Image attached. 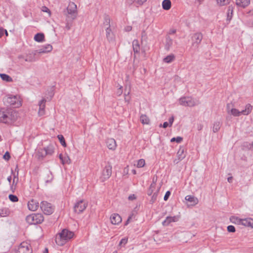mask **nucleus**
Masks as SVG:
<instances>
[{"mask_svg":"<svg viewBox=\"0 0 253 253\" xmlns=\"http://www.w3.org/2000/svg\"><path fill=\"white\" fill-rule=\"evenodd\" d=\"M57 137L59 140L60 141V142L61 144V145L64 147H66V143L63 136L62 135H58L57 136Z\"/></svg>","mask_w":253,"mask_h":253,"instance_id":"39","label":"nucleus"},{"mask_svg":"<svg viewBox=\"0 0 253 253\" xmlns=\"http://www.w3.org/2000/svg\"><path fill=\"white\" fill-rule=\"evenodd\" d=\"M177 159H175L174 161V163L177 164L179 161L182 160L185 157L186 154L185 153L184 148L183 147H180L177 153Z\"/></svg>","mask_w":253,"mask_h":253,"instance_id":"15","label":"nucleus"},{"mask_svg":"<svg viewBox=\"0 0 253 253\" xmlns=\"http://www.w3.org/2000/svg\"><path fill=\"white\" fill-rule=\"evenodd\" d=\"M28 207L31 211H36L39 207V202L34 199H32L28 203Z\"/></svg>","mask_w":253,"mask_h":253,"instance_id":"14","label":"nucleus"},{"mask_svg":"<svg viewBox=\"0 0 253 253\" xmlns=\"http://www.w3.org/2000/svg\"><path fill=\"white\" fill-rule=\"evenodd\" d=\"M123 93V90H122V86H121L118 89L117 92V94L118 95L120 96Z\"/></svg>","mask_w":253,"mask_h":253,"instance_id":"52","label":"nucleus"},{"mask_svg":"<svg viewBox=\"0 0 253 253\" xmlns=\"http://www.w3.org/2000/svg\"><path fill=\"white\" fill-rule=\"evenodd\" d=\"M18 170H17V174H16V175L14 174V178H13V183H14V182H15V179H16V178L17 180L18 179Z\"/></svg>","mask_w":253,"mask_h":253,"instance_id":"59","label":"nucleus"},{"mask_svg":"<svg viewBox=\"0 0 253 253\" xmlns=\"http://www.w3.org/2000/svg\"><path fill=\"white\" fill-rule=\"evenodd\" d=\"M46 155L44 149L39 150L37 153V157L39 160H42Z\"/></svg>","mask_w":253,"mask_h":253,"instance_id":"33","label":"nucleus"},{"mask_svg":"<svg viewBox=\"0 0 253 253\" xmlns=\"http://www.w3.org/2000/svg\"><path fill=\"white\" fill-rule=\"evenodd\" d=\"M3 158L5 160H7V161L9 160L10 158V154L9 153V152L7 151L4 154V155H3Z\"/></svg>","mask_w":253,"mask_h":253,"instance_id":"46","label":"nucleus"},{"mask_svg":"<svg viewBox=\"0 0 253 253\" xmlns=\"http://www.w3.org/2000/svg\"><path fill=\"white\" fill-rule=\"evenodd\" d=\"M168 126H169V124H168V122H164V124H163V125H162L161 124V125H160V127H162H162H163L164 128H166V127H167Z\"/></svg>","mask_w":253,"mask_h":253,"instance_id":"55","label":"nucleus"},{"mask_svg":"<svg viewBox=\"0 0 253 253\" xmlns=\"http://www.w3.org/2000/svg\"><path fill=\"white\" fill-rule=\"evenodd\" d=\"M133 50L134 53H138L140 51V46L139 42L137 40H134L132 42Z\"/></svg>","mask_w":253,"mask_h":253,"instance_id":"27","label":"nucleus"},{"mask_svg":"<svg viewBox=\"0 0 253 253\" xmlns=\"http://www.w3.org/2000/svg\"><path fill=\"white\" fill-rule=\"evenodd\" d=\"M127 242V238H123L122 239L121 241L120 242V243H119V245H126Z\"/></svg>","mask_w":253,"mask_h":253,"instance_id":"48","label":"nucleus"},{"mask_svg":"<svg viewBox=\"0 0 253 253\" xmlns=\"http://www.w3.org/2000/svg\"><path fill=\"white\" fill-rule=\"evenodd\" d=\"M134 1L139 5H142L147 0H134Z\"/></svg>","mask_w":253,"mask_h":253,"instance_id":"49","label":"nucleus"},{"mask_svg":"<svg viewBox=\"0 0 253 253\" xmlns=\"http://www.w3.org/2000/svg\"><path fill=\"white\" fill-rule=\"evenodd\" d=\"M0 77L3 81L11 82L12 81V79L8 75L5 74H0Z\"/></svg>","mask_w":253,"mask_h":253,"instance_id":"36","label":"nucleus"},{"mask_svg":"<svg viewBox=\"0 0 253 253\" xmlns=\"http://www.w3.org/2000/svg\"><path fill=\"white\" fill-rule=\"evenodd\" d=\"M182 137L180 136H177V137L172 138L170 140V142H172L176 141L177 143H180L182 141Z\"/></svg>","mask_w":253,"mask_h":253,"instance_id":"42","label":"nucleus"},{"mask_svg":"<svg viewBox=\"0 0 253 253\" xmlns=\"http://www.w3.org/2000/svg\"><path fill=\"white\" fill-rule=\"evenodd\" d=\"M173 43V40L169 36H167L166 38L165 48L166 50H169Z\"/></svg>","mask_w":253,"mask_h":253,"instance_id":"24","label":"nucleus"},{"mask_svg":"<svg viewBox=\"0 0 253 253\" xmlns=\"http://www.w3.org/2000/svg\"><path fill=\"white\" fill-rule=\"evenodd\" d=\"M185 200L189 202H190L192 205H196L198 203V199L193 196L191 195H187L185 197Z\"/></svg>","mask_w":253,"mask_h":253,"instance_id":"23","label":"nucleus"},{"mask_svg":"<svg viewBox=\"0 0 253 253\" xmlns=\"http://www.w3.org/2000/svg\"><path fill=\"white\" fill-rule=\"evenodd\" d=\"M87 205V203L84 200H80L74 205V211L77 213H80L85 210L86 208Z\"/></svg>","mask_w":253,"mask_h":253,"instance_id":"8","label":"nucleus"},{"mask_svg":"<svg viewBox=\"0 0 253 253\" xmlns=\"http://www.w3.org/2000/svg\"><path fill=\"white\" fill-rule=\"evenodd\" d=\"M8 197L9 200L12 202H16L18 201V198L16 195L10 194Z\"/></svg>","mask_w":253,"mask_h":253,"instance_id":"41","label":"nucleus"},{"mask_svg":"<svg viewBox=\"0 0 253 253\" xmlns=\"http://www.w3.org/2000/svg\"><path fill=\"white\" fill-rule=\"evenodd\" d=\"M40 208L42 212L46 215L51 214L54 211V207L47 201L42 202Z\"/></svg>","mask_w":253,"mask_h":253,"instance_id":"6","label":"nucleus"},{"mask_svg":"<svg viewBox=\"0 0 253 253\" xmlns=\"http://www.w3.org/2000/svg\"><path fill=\"white\" fill-rule=\"evenodd\" d=\"M4 29L3 28L0 27V38L2 37L4 34Z\"/></svg>","mask_w":253,"mask_h":253,"instance_id":"54","label":"nucleus"},{"mask_svg":"<svg viewBox=\"0 0 253 253\" xmlns=\"http://www.w3.org/2000/svg\"><path fill=\"white\" fill-rule=\"evenodd\" d=\"M41 10L43 12H47L50 15V10L45 6H43L42 7Z\"/></svg>","mask_w":253,"mask_h":253,"instance_id":"44","label":"nucleus"},{"mask_svg":"<svg viewBox=\"0 0 253 253\" xmlns=\"http://www.w3.org/2000/svg\"><path fill=\"white\" fill-rule=\"evenodd\" d=\"M222 123L220 121H216L214 123L212 127V131L213 132L215 133L218 131L220 128L221 126Z\"/></svg>","mask_w":253,"mask_h":253,"instance_id":"30","label":"nucleus"},{"mask_svg":"<svg viewBox=\"0 0 253 253\" xmlns=\"http://www.w3.org/2000/svg\"><path fill=\"white\" fill-rule=\"evenodd\" d=\"M178 218L176 216H168L166 219L163 222V224L165 226L168 225L171 222L177 221Z\"/></svg>","mask_w":253,"mask_h":253,"instance_id":"22","label":"nucleus"},{"mask_svg":"<svg viewBox=\"0 0 253 253\" xmlns=\"http://www.w3.org/2000/svg\"><path fill=\"white\" fill-rule=\"evenodd\" d=\"M241 218H240L237 216H232L230 217V220L231 222L234 224L241 225Z\"/></svg>","mask_w":253,"mask_h":253,"instance_id":"32","label":"nucleus"},{"mask_svg":"<svg viewBox=\"0 0 253 253\" xmlns=\"http://www.w3.org/2000/svg\"><path fill=\"white\" fill-rule=\"evenodd\" d=\"M128 199L129 200L132 201L136 199V196L134 194L130 195L128 196Z\"/></svg>","mask_w":253,"mask_h":253,"instance_id":"53","label":"nucleus"},{"mask_svg":"<svg viewBox=\"0 0 253 253\" xmlns=\"http://www.w3.org/2000/svg\"><path fill=\"white\" fill-rule=\"evenodd\" d=\"M173 121H174L173 117H171L169 119V123L170 124V126H171L172 125V124L173 122Z\"/></svg>","mask_w":253,"mask_h":253,"instance_id":"57","label":"nucleus"},{"mask_svg":"<svg viewBox=\"0 0 253 253\" xmlns=\"http://www.w3.org/2000/svg\"><path fill=\"white\" fill-rule=\"evenodd\" d=\"M227 231L229 232H235L236 230H235V228L234 226L233 225H229L227 226Z\"/></svg>","mask_w":253,"mask_h":253,"instance_id":"43","label":"nucleus"},{"mask_svg":"<svg viewBox=\"0 0 253 253\" xmlns=\"http://www.w3.org/2000/svg\"><path fill=\"white\" fill-rule=\"evenodd\" d=\"M44 36L42 33H38L35 35L34 40L38 42H42L44 40Z\"/></svg>","mask_w":253,"mask_h":253,"instance_id":"31","label":"nucleus"},{"mask_svg":"<svg viewBox=\"0 0 253 253\" xmlns=\"http://www.w3.org/2000/svg\"><path fill=\"white\" fill-rule=\"evenodd\" d=\"M46 101L45 99H42L39 103V110L38 114L40 116H42L44 115L45 114L44 108L45 106Z\"/></svg>","mask_w":253,"mask_h":253,"instance_id":"16","label":"nucleus"},{"mask_svg":"<svg viewBox=\"0 0 253 253\" xmlns=\"http://www.w3.org/2000/svg\"><path fill=\"white\" fill-rule=\"evenodd\" d=\"M106 38L109 42H113L114 41V36L112 32V30L110 27H107L106 29Z\"/></svg>","mask_w":253,"mask_h":253,"instance_id":"20","label":"nucleus"},{"mask_svg":"<svg viewBox=\"0 0 253 253\" xmlns=\"http://www.w3.org/2000/svg\"><path fill=\"white\" fill-rule=\"evenodd\" d=\"M104 22H103V25L104 26H106L107 27H110V18L109 17L108 15H105V17H104Z\"/></svg>","mask_w":253,"mask_h":253,"instance_id":"37","label":"nucleus"},{"mask_svg":"<svg viewBox=\"0 0 253 253\" xmlns=\"http://www.w3.org/2000/svg\"><path fill=\"white\" fill-rule=\"evenodd\" d=\"M236 4L242 7H245L250 3V0H236Z\"/></svg>","mask_w":253,"mask_h":253,"instance_id":"25","label":"nucleus"},{"mask_svg":"<svg viewBox=\"0 0 253 253\" xmlns=\"http://www.w3.org/2000/svg\"><path fill=\"white\" fill-rule=\"evenodd\" d=\"M155 183H152L151 184L150 186V189H149V190L148 191V194L149 195H150L152 194V193L153 192V189L155 188Z\"/></svg>","mask_w":253,"mask_h":253,"instance_id":"45","label":"nucleus"},{"mask_svg":"<svg viewBox=\"0 0 253 253\" xmlns=\"http://www.w3.org/2000/svg\"><path fill=\"white\" fill-rule=\"evenodd\" d=\"M112 174V166H106L102 171V177L104 180L108 179Z\"/></svg>","mask_w":253,"mask_h":253,"instance_id":"11","label":"nucleus"},{"mask_svg":"<svg viewBox=\"0 0 253 253\" xmlns=\"http://www.w3.org/2000/svg\"><path fill=\"white\" fill-rule=\"evenodd\" d=\"M9 120L8 112L3 109L0 110V122L7 123Z\"/></svg>","mask_w":253,"mask_h":253,"instance_id":"13","label":"nucleus"},{"mask_svg":"<svg viewBox=\"0 0 253 253\" xmlns=\"http://www.w3.org/2000/svg\"><path fill=\"white\" fill-rule=\"evenodd\" d=\"M203 125H202V124H199V125H198V126H197V129H198V130H202V129H203Z\"/></svg>","mask_w":253,"mask_h":253,"instance_id":"61","label":"nucleus"},{"mask_svg":"<svg viewBox=\"0 0 253 253\" xmlns=\"http://www.w3.org/2000/svg\"><path fill=\"white\" fill-rule=\"evenodd\" d=\"M7 102L10 105L14 106L15 107H19L21 105V102L19 100L16 96L8 97L7 98Z\"/></svg>","mask_w":253,"mask_h":253,"instance_id":"10","label":"nucleus"},{"mask_svg":"<svg viewBox=\"0 0 253 253\" xmlns=\"http://www.w3.org/2000/svg\"><path fill=\"white\" fill-rule=\"evenodd\" d=\"M171 5V3L170 0H164L162 2V7L165 10H169Z\"/></svg>","mask_w":253,"mask_h":253,"instance_id":"29","label":"nucleus"},{"mask_svg":"<svg viewBox=\"0 0 253 253\" xmlns=\"http://www.w3.org/2000/svg\"><path fill=\"white\" fill-rule=\"evenodd\" d=\"M140 120L143 124H148L150 122L149 118L145 115H142L140 116Z\"/></svg>","mask_w":253,"mask_h":253,"instance_id":"35","label":"nucleus"},{"mask_svg":"<svg viewBox=\"0 0 253 253\" xmlns=\"http://www.w3.org/2000/svg\"><path fill=\"white\" fill-rule=\"evenodd\" d=\"M132 30V27L131 26H126V28H125V30L127 32H129V31H130L131 30Z\"/></svg>","mask_w":253,"mask_h":253,"instance_id":"62","label":"nucleus"},{"mask_svg":"<svg viewBox=\"0 0 253 253\" xmlns=\"http://www.w3.org/2000/svg\"><path fill=\"white\" fill-rule=\"evenodd\" d=\"M52 50V46L51 45L49 44H45L44 45L42 46L40 49L38 50H35L34 52V55H36L37 53H43L50 52Z\"/></svg>","mask_w":253,"mask_h":253,"instance_id":"12","label":"nucleus"},{"mask_svg":"<svg viewBox=\"0 0 253 253\" xmlns=\"http://www.w3.org/2000/svg\"><path fill=\"white\" fill-rule=\"evenodd\" d=\"M59 157L63 165L70 164L71 163V160L68 156L66 155L63 156L61 154L59 155Z\"/></svg>","mask_w":253,"mask_h":253,"instance_id":"21","label":"nucleus"},{"mask_svg":"<svg viewBox=\"0 0 253 253\" xmlns=\"http://www.w3.org/2000/svg\"><path fill=\"white\" fill-rule=\"evenodd\" d=\"M157 197V193H154V194L152 196L151 200L150 201L152 203H154L155 202V201L156 200Z\"/></svg>","mask_w":253,"mask_h":253,"instance_id":"47","label":"nucleus"},{"mask_svg":"<svg viewBox=\"0 0 253 253\" xmlns=\"http://www.w3.org/2000/svg\"><path fill=\"white\" fill-rule=\"evenodd\" d=\"M232 180H233V177L232 176H230L229 177H228L227 178V181L229 182V183H231L232 182Z\"/></svg>","mask_w":253,"mask_h":253,"instance_id":"64","label":"nucleus"},{"mask_svg":"<svg viewBox=\"0 0 253 253\" xmlns=\"http://www.w3.org/2000/svg\"><path fill=\"white\" fill-rule=\"evenodd\" d=\"M217 3L220 6H223L229 3L230 0H216Z\"/></svg>","mask_w":253,"mask_h":253,"instance_id":"38","label":"nucleus"},{"mask_svg":"<svg viewBox=\"0 0 253 253\" xmlns=\"http://www.w3.org/2000/svg\"><path fill=\"white\" fill-rule=\"evenodd\" d=\"M145 164V160L143 159H140L137 161V167L138 168H142Z\"/></svg>","mask_w":253,"mask_h":253,"instance_id":"40","label":"nucleus"},{"mask_svg":"<svg viewBox=\"0 0 253 253\" xmlns=\"http://www.w3.org/2000/svg\"><path fill=\"white\" fill-rule=\"evenodd\" d=\"M175 58V56L173 54H170L163 59V61L166 63H170L173 61Z\"/></svg>","mask_w":253,"mask_h":253,"instance_id":"28","label":"nucleus"},{"mask_svg":"<svg viewBox=\"0 0 253 253\" xmlns=\"http://www.w3.org/2000/svg\"><path fill=\"white\" fill-rule=\"evenodd\" d=\"M67 23L72 22L77 17L78 14L77 5L73 2H69L66 9L64 11Z\"/></svg>","mask_w":253,"mask_h":253,"instance_id":"2","label":"nucleus"},{"mask_svg":"<svg viewBox=\"0 0 253 253\" xmlns=\"http://www.w3.org/2000/svg\"><path fill=\"white\" fill-rule=\"evenodd\" d=\"M125 100L126 101L129 102L130 100V97L126 95V94H125Z\"/></svg>","mask_w":253,"mask_h":253,"instance_id":"58","label":"nucleus"},{"mask_svg":"<svg viewBox=\"0 0 253 253\" xmlns=\"http://www.w3.org/2000/svg\"><path fill=\"white\" fill-rule=\"evenodd\" d=\"M231 106H232V104H227V112L228 113V114H230V110H231Z\"/></svg>","mask_w":253,"mask_h":253,"instance_id":"51","label":"nucleus"},{"mask_svg":"<svg viewBox=\"0 0 253 253\" xmlns=\"http://www.w3.org/2000/svg\"><path fill=\"white\" fill-rule=\"evenodd\" d=\"M170 195V192L169 191H168L165 194V195L164 198V200L165 201H167L168 199V198H169Z\"/></svg>","mask_w":253,"mask_h":253,"instance_id":"50","label":"nucleus"},{"mask_svg":"<svg viewBox=\"0 0 253 253\" xmlns=\"http://www.w3.org/2000/svg\"><path fill=\"white\" fill-rule=\"evenodd\" d=\"M106 145L107 147L110 149L114 150H115L117 144L115 140L113 138H108L106 141Z\"/></svg>","mask_w":253,"mask_h":253,"instance_id":"18","label":"nucleus"},{"mask_svg":"<svg viewBox=\"0 0 253 253\" xmlns=\"http://www.w3.org/2000/svg\"><path fill=\"white\" fill-rule=\"evenodd\" d=\"M179 104L184 106L193 107L200 104L199 100L191 97H182L179 100Z\"/></svg>","mask_w":253,"mask_h":253,"instance_id":"5","label":"nucleus"},{"mask_svg":"<svg viewBox=\"0 0 253 253\" xmlns=\"http://www.w3.org/2000/svg\"><path fill=\"white\" fill-rule=\"evenodd\" d=\"M31 245L27 242H23L16 250L15 253H32Z\"/></svg>","mask_w":253,"mask_h":253,"instance_id":"7","label":"nucleus"},{"mask_svg":"<svg viewBox=\"0 0 253 253\" xmlns=\"http://www.w3.org/2000/svg\"><path fill=\"white\" fill-rule=\"evenodd\" d=\"M203 39V35L201 33H196L192 37L193 46L198 47Z\"/></svg>","mask_w":253,"mask_h":253,"instance_id":"9","label":"nucleus"},{"mask_svg":"<svg viewBox=\"0 0 253 253\" xmlns=\"http://www.w3.org/2000/svg\"><path fill=\"white\" fill-rule=\"evenodd\" d=\"M234 8L232 5H230L228 7V11L227 13V19L230 20L231 19L233 15Z\"/></svg>","mask_w":253,"mask_h":253,"instance_id":"34","label":"nucleus"},{"mask_svg":"<svg viewBox=\"0 0 253 253\" xmlns=\"http://www.w3.org/2000/svg\"><path fill=\"white\" fill-rule=\"evenodd\" d=\"M176 32V30L175 29H171L169 30V34H174Z\"/></svg>","mask_w":253,"mask_h":253,"instance_id":"63","label":"nucleus"},{"mask_svg":"<svg viewBox=\"0 0 253 253\" xmlns=\"http://www.w3.org/2000/svg\"><path fill=\"white\" fill-rule=\"evenodd\" d=\"M44 218L41 213H33L28 215L26 220L29 224H37L41 223Z\"/></svg>","mask_w":253,"mask_h":253,"instance_id":"4","label":"nucleus"},{"mask_svg":"<svg viewBox=\"0 0 253 253\" xmlns=\"http://www.w3.org/2000/svg\"><path fill=\"white\" fill-rule=\"evenodd\" d=\"M46 155L51 156L54 153V148L53 145H49L43 148Z\"/></svg>","mask_w":253,"mask_h":253,"instance_id":"26","label":"nucleus"},{"mask_svg":"<svg viewBox=\"0 0 253 253\" xmlns=\"http://www.w3.org/2000/svg\"><path fill=\"white\" fill-rule=\"evenodd\" d=\"M241 225L253 228V219L251 218L242 219Z\"/></svg>","mask_w":253,"mask_h":253,"instance_id":"19","label":"nucleus"},{"mask_svg":"<svg viewBox=\"0 0 253 253\" xmlns=\"http://www.w3.org/2000/svg\"><path fill=\"white\" fill-rule=\"evenodd\" d=\"M25 61H28V62H33V61H35V59L29 57V58H26L25 59Z\"/></svg>","mask_w":253,"mask_h":253,"instance_id":"60","label":"nucleus"},{"mask_svg":"<svg viewBox=\"0 0 253 253\" xmlns=\"http://www.w3.org/2000/svg\"><path fill=\"white\" fill-rule=\"evenodd\" d=\"M110 220L113 224H118L122 221L121 216L118 213H113L110 217Z\"/></svg>","mask_w":253,"mask_h":253,"instance_id":"17","label":"nucleus"},{"mask_svg":"<svg viewBox=\"0 0 253 253\" xmlns=\"http://www.w3.org/2000/svg\"><path fill=\"white\" fill-rule=\"evenodd\" d=\"M73 236L74 233L73 232L64 229L61 232L56 235L55 241L57 245L62 246L70 240Z\"/></svg>","mask_w":253,"mask_h":253,"instance_id":"1","label":"nucleus"},{"mask_svg":"<svg viewBox=\"0 0 253 253\" xmlns=\"http://www.w3.org/2000/svg\"><path fill=\"white\" fill-rule=\"evenodd\" d=\"M253 110V106L250 104H247L245 106V108L241 111H239L236 108H231L229 114L234 117H239L241 115H248Z\"/></svg>","mask_w":253,"mask_h":253,"instance_id":"3","label":"nucleus"},{"mask_svg":"<svg viewBox=\"0 0 253 253\" xmlns=\"http://www.w3.org/2000/svg\"><path fill=\"white\" fill-rule=\"evenodd\" d=\"M132 216H133V214H132V215H131L128 216L126 221L125 223V225H127L128 224L129 221L132 218Z\"/></svg>","mask_w":253,"mask_h":253,"instance_id":"56","label":"nucleus"}]
</instances>
